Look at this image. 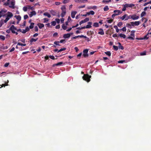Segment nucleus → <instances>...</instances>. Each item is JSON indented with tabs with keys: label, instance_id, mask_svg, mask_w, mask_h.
<instances>
[{
	"label": "nucleus",
	"instance_id": "f257e3e1",
	"mask_svg": "<svg viewBox=\"0 0 151 151\" xmlns=\"http://www.w3.org/2000/svg\"><path fill=\"white\" fill-rule=\"evenodd\" d=\"M91 76H89L88 74H84L82 78L83 80L86 81L88 82H89L90 81Z\"/></svg>",
	"mask_w": 151,
	"mask_h": 151
},
{
	"label": "nucleus",
	"instance_id": "f03ea898",
	"mask_svg": "<svg viewBox=\"0 0 151 151\" xmlns=\"http://www.w3.org/2000/svg\"><path fill=\"white\" fill-rule=\"evenodd\" d=\"M7 14L5 19L4 21V22L5 23H6L9 19L10 18L13 16L12 13L10 12H8Z\"/></svg>",
	"mask_w": 151,
	"mask_h": 151
},
{
	"label": "nucleus",
	"instance_id": "7ed1b4c3",
	"mask_svg": "<svg viewBox=\"0 0 151 151\" xmlns=\"http://www.w3.org/2000/svg\"><path fill=\"white\" fill-rule=\"evenodd\" d=\"M15 1L14 0H13L11 1L10 2V4H9L10 5L9 6V7L11 8L12 9H14L15 8Z\"/></svg>",
	"mask_w": 151,
	"mask_h": 151
},
{
	"label": "nucleus",
	"instance_id": "20e7f679",
	"mask_svg": "<svg viewBox=\"0 0 151 151\" xmlns=\"http://www.w3.org/2000/svg\"><path fill=\"white\" fill-rule=\"evenodd\" d=\"M88 50L87 49L84 50L83 51V55L84 58L88 57Z\"/></svg>",
	"mask_w": 151,
	"mask_h": 151
},
{
	"label": "nucleus",
	"instance_id": "39448f33",
	"mask_svg": "<svg viewBox=\"0 0 151 151\" xmlns=\"http://www.w3.org/2000/svg\"><path fill=\"white\" fill-rule=\"evenodd\" d=\"M10 29L12 33L14 34L15 30H17V29L14 25H12L10 27Z\"/></svg>",
	"mask_w": 151,
	"mask_h": 151
},
{
	"label": "nucleus",
	"instance_id": "423d86ee",
	"mask_svg": "<svg viewBox=\"0 0 151 151\" xmlns=\"http://www.w3.org/2000/svg\"><path fill=\"white\" fill-rule=\"evenodd\" d=\"M89 20V18L87 17L86 18L83 20H81L79 22V24L81 25L83 23H85L86 22H87Z\"/></svg>",
	"mask_w": 151,
	"mask_h": 151
},
{
	"label": "nucleus",
	"instance_id": "0eeeda50",
	"mask_svg": "<svg viewBox=\"0 0 151 151\" xmlns=\"http://www.w3.org/2000/svg\"><path fill=\"white\" fill-rule=\"evenodd\" d=\"M92 22H88V24L86 25V26H85V28L88 29L91 28L92 27L91 25L92 24Z\"/></svg>",
	"mask_w": 151,
	"mask_h": 151
},
{
	"label": "nucleus",
	"instance_id": "6e6552de",
	"mask_svg": "<svg viewBox=\"0 0 151 151\" xmlns=\"http://www.w3.org/2000/svg\"><path fill=\"white\" fill-rule=\"evenodd\" d=\"M7 12V10L5 9H3L0 11V14H1L2 15H4V16H6V14L5 13Z\"/></svg>",
	"mask_w": 151,
	"mask_h": 151
},
{
	"label": "nucleus",
	"instance_id": "1a4fd4ad",
	"mask_svg": "<svg viewBox=\"0 0 151 151\" xmlns=\"http://www.w3.org/2000/svg\"><path fill=\"white\" fill-rule=\"evenodd\" d=\"M132 16L131 17V19H132L133 20L137 19L139 18V17L137 16L136 14L132 15Z\"/></svg>",
	"mask_w": 151,
	"mask_h": 151
},
{
	"label": "nucleus",
	"instance_id": "9d476101",
	"mask_svg": "<svg viewBox=\"0 0 151 151\" xmlns=\"http://www.w3.org/2000/svg\"><path fill=\"white\" fill-rule=\"evenodd\" d=\"M114 13L115 14H118L117 15L121 14L122 12L119 10H116L114 11Z\"/></svg>",
	"mask_w": 151,
	"mask_h": 151
},
{
	"label": "nucleus",
	"instance_id": "9b49d317",
	"mask_svg": "<svg viewBox=\"0 0 151 151\" xmlns=\"http://www.w3.org/2000/svg\"><path fill=\"white\" fill-rule=\"evenodd\" d=\"M125 4L126 5V7L127 8L128 7H132L134 6H135V4Z\"/></svg>",
	"mask_w": 151,
	"mask_h": 151
},
{
	"label": "nucleus",
	"instance_id": "f8f14e48",
	"mask_svg": "<svg viewBox=\"0 0 151 151\" xmlns=\"http://www.w3.org/2000/svg\"><path fill=\"white\" fill-rule=\"evenodd\" d=\"M77 13L76 11H72L71 13V16L72 18H74L75 17V15Z\"/></svg>",
	"mask_w": 151,
	"mask_h": 151
},
{
	"label": "nucleus",
	"instance_id": "ddd939ff",
	"mask_svg": "<svg viewBox=\"0 0 151 151\" xmlns=\"http://www.w3.org/2000/svg\"><path fill=\"white\" fill-rule=\"evenodd\" d=\"M70 37V34L69 33L65 34L63 35V37L65 39L68 38Z\"/></svg>",
	"mask_w": 151,
	"mask_h": 151
},
{
	"label": "nucleus",
	"instance_id": "4468645a",
	"mask_svg": "<svg viewBox=\"0 0 151 151\" xmlns=\"http://www.w3.org/2000/svg\"><path fill=\"white\" fill-rule=\"evenodd\" d=\"M37 25L38 26L39 28L40 29H42V28L44 27V25L43 24L39 23L37 24Z\"/></svg>",
	"mask_w": 151,
	"mask_h": 151
},
{
	"label": "nucleus",
	"instance_id": "2eb2a0df",
	"mask_svg": "<svg viewBox=\"0 0 151 151\" xmlns=\"http://www.w3.org/2000/svg\"><path fill=\"white\" fill-rule=\"evenodd\" d=\"M36 13L35 11H32L31 12V14H29L30 17H32L33 15H36Z\"/></svg>",
	"mask_w": 151,
	"mask_h": 151
},
{
	"label": "nucleus",
	"instance_id": "dca6fc26",
	"mask_svg": "<svg viewBox=\"0 0 151 151\" xmlns=\"http://www.w3.org/2000/svg\"><path fill=\"white\" fill-rule=\"evenodd\" d=\"M84 37V35H78V36H76L75 37H72V39H76L78 37H81V38H82L83 37Z\"/></svg>",
	"mask_w": 151,
	"mask_h": 151
},
{
	"label": "nucleus",
	"instance_id": "f3484780",
	"mask_svg": "<svg viewBox=\"0 0 151 151\" xmlns=\"http://www.w3.org/2000/svg\"><path fill=\"white\" fill-rule=\"evenodd\" d=\"M100 30H101V31L98 32V34L101 35H104V32L103 31V29L100 28L99 29Z\"/></svg>",
	"mask_w": 151,
	"mask_h": 151
},
{
	"label": "nucleus",
	"instance_id": "a211bd4d",
	"mask_svg": "<svg viewBox=\"0 0 151 151\" xmlns=\"http://www.w3.org/2000/svg\"><path fill=\"white\" fill-rule=\"evenodd\" d=\"M14 17L19 21H20L21 20V17L20 15H15Z\"/></svg>",
	"mask_w": 151,
	"mask_h": 151
},
{
	"label": "nucleus",
	"instance_id": "6ab92c4d",
	"mask_svg": "<svg viewBox=\"0 0 151 151\" xmlns=\"http://www.w3.org/2000/svg\"><path fill=\"white\" fill-rule=\"evenodd\" d=\"M86 14H87L88 15H89L90 14L93 15L95 13L93 11H91L89 12H87Z\"/></svg>",
	"mask_w": 151,
	"mask_h": 151
},
{
	"label": "nucleus",
	"instance_id": "aec40b11",
	"mask_svg": "<svg viewBox=\"0 0 151 151\" xmlns=\"http://www.w3.org/2000/svg\"><path fill=\"white\" fill-rule=\"evenodd\" d=\"M127 16V14H125L122 17H119V19H122V20H124V19H125V18Z\"/></svg>",
	"mask_w": 151,
	"mask_h": 151
},
{
	"label": "nucleus",
	"instance_id": "412c9836",
	"mask_svg": "<svg viewBox=\"0 0 151 151\" xmlns=\"http://www.w3.org/2000/svg\"><path fill=\"white\" fill-rule=\"evenodd\" d=\"M61 9L62 12H66V8L65 6H63L61 7Z\"/></svg>",
	"mask_w": 151,
	"mask_h": 151
},
{
	"label": "nucleus",
	"instance_id": "4be33fe9",
	"mask_svg": "<svg viewBox=\"0 0 151 151\" xmlns=\"http://www.w3.org/2000/svg\"><path fill=\"white\" fill-rule=\"evenodd\" d=\"M63 63L62 62H58L55 64H53V66L54 67L55 66L60 65H61Z\"/></svg>",
	"mask_w": 151,
	"mask_h": 151
},
{
	"label": "nucleus",
	"instance_id": "5701e85b",
	"mask_svg": "<svg viewBox=\"0 0 151 151\" xmlns=\"http://www.w3.org/2000/svg\"><path fill=\"white\" fill-rule=\"evenodd\" d=\"M50 12L51 14H52L53 16H55L56 14V12L53 10H51L50 11Z\"/></svg>",
	"mask_w": 151,
	"mask_h": 151
},
{
	"label": "nucleus",
	"instance_id": "b1692460",
	"mask_svg": "<svg viewBox=\"0 0 151 151\" xmlns=\"http://www.w3.org/2000/svg\"><path fill=\"white\" fill-rule=\"evenodd\" d=\"M119 36H120L121 37H122L123 38H125L126 36L125 35L121 33L119 35Z\"/></svg>",
	"mask_w": 151,
	"mask_h": 151
},
{
	"label": "nucleus",
	"instance_id": "393cba45",
	"mask_svg": "<svg viewBox=\"0 0 151 151\" xmlns=\"http://www.w3.org/2000/svg\"><path fill=\"white\" fill-rule=\"evenodd\" d=\"M43 14L45 16H47L48 18H50L51 17L50 14L48 12L44 13Z\"/></svg>",
	"mask_w": 151,
	"mask_h": 151
},
{
	"label": "nucleus",
	"instance_id": "a878e982",
	"mask_svg": "<svg viewBox=\"0 0 151 151\" xmlns=\"http://www.w3.org/2000/svg\"><path fill=\"white\" fill-rule=\"evenodd\" d=\"M126 27L130 29H131L132 28L130 22L129 23H127L126 24Z\"/></svg>",
	"mask_w": 151,
	"mask_h": 151
},
{
	"label": "nucleus",
	"instance_id": "bb28decb",
	"mask_svg": "<svg viewBox=\"0 0 151 151\" xmlns=\"http://www.w3.org/2000/svg\"><path fill=\"white\" fill-rule=\"evenodd\" d=\"M134 25L135 26H136L139 25L140 23V22L139 21H135V22H134Z\"/></svg>",
	"mask_w": 151,
	"mask_h": 151
},
{
	"label": "nucleus",
	"instance_id": "cd10ccee",
	"mask_svg": "<svg viewBox=\"0 0 151 151\" xmlns=\"http://www.w3.org/2000/svg\"><path fill=\"white\" fill-rule=\"evenodd\" d=\"M34 23L32 22L31 23L30 25L29 26V28L30 29H32L34 27Z\"/></svg>",
	"mask_w": 151,
	"mask_h": 151
},
{
	"label": "nucleus",
	"instance_id": "c85d7f7f",
	"mask_svg": "<svg viewBox=\"0 0 151 151\" xmlns=\"http://www.w3.org/2000/svg\"><path fill=\"white\" fill-rule=\"evenodd\" d=\"M93 26L95 27H99V25L98 23L95 22L94 23Z\"/></svg>",
	"mask_w": 151,
	"mask_h": 151
},
{
	"label": "nucleus",
	"instance_id": "c756f323",
	"mask_svg": "<svg viewBox=\"0 0 151 151\" xmlns=\"http://www.w3.org/2000/svg\"><path fill=\"white\" fill-rule=\"evenodd\" d=\"M37 38L36 39L32 38L30 40V42L31 43H32L33 42H35L37 40Z\"/></svg>",
	"mask_w": 151,
	"mask_h": 151
},
{
	"label": "nucleus",
	"instance_id": "7c9ffc66",
	"mask_svg": "<svg viewBox=\"0 0 151 151\" xmlns=\"http://www.w3.org/2000/svg\"><path fill=\"white\" fill-rule=\"evenodd\" d=\"M9 82V81L8 80H7V83H5V84H2L1 85V87L0 88H1V87H5V86H7L8 85V83Z\"/></svg>",
	"mask_w": 151,
	"mask_h": 151
},
{
	"label": "nucleus",
	"instance_id": "2f4dec72",
	"mask_svg": "<svg viewBox=\"0 0 151 151\" xmlns=\"http://www.w3.org/2000/svg\"><path fill=\"white\" fill-rule=\"evenodd\" d=\"M10 0H7L6 2L4 4V5L5 6H8L9 4Z\"/></svg>",
	"mask_w": 151,
	"mask_h": 151
},
{
	"label": "nucleus",
	"instance_id": "473e14b6",
	"mask_svg": "<svg viewBox=\"0 0 151 151\" xmlns=\"http://www.w3.org/2000/svg\"><path fill=\"white\" fill-rule=\"evenodd\" d=\"M135 31H132L131 32V35L133 37H134V32Z\"/></svg>",
	"mask_w": 151,
	"mask_h": 151
},
{
	"label": "nucleus",
	"instance_id": "72a5a7b5",
	"mask_svg": "<svg viewBox=\"0 0 151 151\" xmlns=\"http://www.w3.org/2000/svg\"><path fill=\"white\" fill-rule=\"evenodd\" d=\"M111 0H103L102 2L103 3H108L109 2H110L111 1Z\"/></svg>",
	"mask_w": 151,
	"mask_h": 151
},
{
	"label": "nucleus",
	"instance_id": "f704fd0d",
	"mask_svg": "<svg viewBox=\"0 0 151 151\" xmlns=\"http://www.w3.org/2000/svg\"><path fill=\"white\" fill-rule=\"evenodd\" d=\"M105 53L109 56H110L111 55V53L110 51L105 52Z\"/></svg>",
	"mask_w": 151,
	"mask_h": 151
},
{
	"label": "nucleus",
	"instance_id": "c9c22d12",
	"mask_svg": "<svg viewBox=\"0 0 151 151\" xmlns=\"http://www.w3.org/2000/svg\"><path fill=\"white\" fill-rule=\"evenodd\" d=\"M62 27L64 30L66 29L67 28V26L65 25L64 24H63Z\"/></svg>",
	"mask_w": 151,
	"mask_h": 151
},
{
	"label": "nucleus",
	"instance_id": "e433bc0d",
	"mask_svg": "<svg viewBox=\"0 0 151 151\" xmlns=\"http://www.w3.org/2000/svg\"><path fill=\"white\" fill-rule=\"evenodd\" d=\"M109 9V8L108 6H105L104 8V11H107Z\"/></svg>",
	"mask_w": 151,
	"mask_h": 151
},
{
	"label": "nucleus",
	"instance_id": "4c0bfd02",
	"mask_svg": "<svg viewBox=\"0 0 151 151\" xmlns=\"http://www.w3.org/2000/svg\"><path fill=\"white\" fill-rule=\"evenodd\" d=\"M17 45H21V46H25L26 45V44H23L21 43L20 42H18L17 43Z\"/></svg>",
	"mask_w": 151,
	"mask_h": 151
},
{
	"label": "nucleus",
	"instance_id": "58836bf2",
	"mask_svg": "<svg viewBox=\"0 0 151 151\" xmlns=\"http://www.w3.org/2000/svg\"><path fill=\"white\" fill-rule=\"evenodd\" d=\"M146 14V13L145 12H142L141 14V17L145 16V15Z\"/></svg>",
	"mask_w": 151,
	"mask_h": 151
},
{
	"label": "nucleus",
	"instance_id": "ea45409f",
	"mask_svg": "<svg viewBox=\"0 0 151 151\" xmlns=\"http://www.w3.org/2000/svg\"><path fill=\"white\" fill-rule=\"evenodd\" d=\"M51 25L55 26L56 24V22L55 21H53L51 22Z\"/></svg>",
	"mask_w": 151,
	"mask_h": 151
},
{
	"label": "nucleus",
	"instance_id": "a19ab883",
	"mask_svg": "<svg viewBox=\"0 0 151 151\" xmlns=\"http://www.w3.org/2000/svg\"><path fill=\"white\" fill-rule=\"evenodd\" d=\"M4 24V21L3 19H1L0 21V27H1L2 25Z\"/></svg>",
	"mask_w": 151,
	"mask_h": 151
},
{
	"label": "nucleus",
	"instance_id": "79ce46f5",
	"mask_svg": "<svg viewBox=\"0 0 151 151\" xmlns=\"http://www.w3.org/2000/svg\"><path fill=\"white\" fill-rule=\"evenodd\" d=\"M0 39L4 40L5 39V37L3 35H0Z\"/></svg>",
	"mask_w": 151,
	"mask_h": 151
},
{
	"label": "nucleus",
	"instance_id": "37998d69",
	"mask_svg": "<svg viewBox=\"0 0 151 151\" xmlns=\"http://www.w3.org/2000/svg\"><path fill=\"white\" fill-rule=\"evenodd\" d=\"M70 2V0H64L63 1V4H66L69 3Z\"/></svg>",
	"mask_w": 151,
	"mask_h": 151
},
{
	"label": "nucleus",
	"instance_id": "c03bdc74",
	"mask_svg": "<svg viewBox=\"0 0 151 151\" xmlns=\"http://www.w3.org/2000/svg\"><path fill=\"white\" fill-rule=\"evenodd\" d=\"M85 29V26L82 27H78L76 28L77 29L81 30Z\"/></svg>",
	"mask_w": 151,
	"mask_h": 151
},
{
	"label": "nucleus",
	"instance_id": "a18cd8bd",
	"mask_svg": "<svg viewBox=\"0 0 151 151\" xmlns=\"http://www.w3.org/2000/svg\"><path fill=\"white\" fill-rule=\"evenodd\" d=\"M113 47L115 50L117 51L118 50V47L117 46L113 45Z\"/></svg>",
	"mask_w": 151,
	"mask_h": 151
},
{
	"label": "nucleus",
	"instance_id": "49530a36",
	"mask_svg": "<svg viewBox=\"0 0 151 151\" xmlns=\"http://www.w3.org/2000/svg\"><path fill=\"white\" fill-rule=\"evenodd\" d=\"M59 41H55L54 42V44L56 45H58L60 46V45L59 44Z\"/></svg>",
	"mask_w": 151,
	"mask_h": 151
},
{
	"label": "nucleus",
	"instance_id": "de8ad7c7",
	"mask_svg": "<svg viewBox=\"0 0 151 151\" xmlns=\"http://www.w3.org/2000/svg\"><path fill=\"white\" fill-rule=\"evenodd\" d=\"M66 12H62L61 14V16L62 17H64L65 14H66Z\"/></svg>",
	"mask_w": 151,
	"mask_h": 151
},
{
	"label": "nucleus",
	"instance_id": "09e8293b",
	"mask_svg": "<svg viewBox=\"0 0 151 151\" xmlns=\"http://www.w3.org/2000/svg\"><path fill=\"white\" fill-rule=\"evenodd\" d=\"M120 30H122L124 32H126V29L125 27H124L122 29H120Z\"/></svg>",
	"mask_w": 151,
	"mask_h": 151
},
{
	"label": "nucleus",
	"instance_id": "8fccbe9b",
	"mask_svg": "<svg viewBox=\"0 0 151 151\" xmlns=\"http://www.w3.org/2000/svg\"><path fill=\"white\" fill-rule=\"evenodd\" d=\"M123 6L124 7L122 10V11H125L126 10V8H127L126 7V5H125V4H124L123 5Z\"/></svg>",
	"mask_w": 151,
	"mask_h": 151
},
{
	"label": "nucleus",
	"instance_id": "3c124183",
	"mask_svg": "<svg viewBox=\"0 0 151 151\" xmlns=\"http://www.w3.org/2000/svg\"><path fill=\"white\" fill-rule=\"evenodd\" d=\"M113 20L112 19H110V20H108L107 21V22L108 23H111L112 22H113Z\"/></svg>",
	"mask_w": 151,
	"mask_h": 151
},
{
	"label": "nucleus",
	"instance_id": "603ef678",
	"mask_svg": "<svg viewBox=\"0 0 151 151\" xmlns=\"http://www.w3.org/2000/svg\"><path fill=\"white\" fill-rule=\"evenodd\" d=\"M122 25V23L121 22H119L118 24H117V26L120 27Z\"/></svg>",
	"mask_w": 151,
	"mask_h": 151
},
{
	"label": "nucleus",
	"instance_id": "864d4df0",
	"mask_svg": "<svg viewBox=\"0 0 151 151\" xmlns=\"http://www.w3.org/2000/svg\"><path fill=\"white\" fill-rule=\"evenodd\" d=\"M27 8L26 6H24L23 8V9L24 12H26L27 11Z\"/></svg>",
	"mask_w": 151,
	"mask_h": 151
},
{
	"label": "nucleus",
	"instance_id": "5fc2aeb1",
	"mask_svg": "<svg viewBox=\"0 0 151 151\" xmlns=\"http://www.w3.org/2000/svg\"><path fill=\"white\" fill-rule=\"evenodd\" d=\"M127 38L129 39L134 40V37H133L129 36L127 37Z\"/></svg>",
	"mask_w": 151,
	"mask_h": 151
},
{
	"label": "nucleus",
	"instance_id": "6e6d98bb",
	"mask_svg": "<svg viewBox=\"0 0 151 151\" xmlns=\"http://www.w3.org/2000/svg\"><path fill=\"white\" fill-rule=\"evenodd\" d=\"M132 15H129V16H128V18H126L124 20H128V19H131V17L132 16Z\"/></svg>",
	"mask_w": 151,
	"mask_h": 151
},
{
	"label": "nucleus",
	"instance_id": "4d7b16f0",
	"mask_svg": "<svg viewBox=\"0 0 151 151\" xmlns=\"http://www.w3.org/2000/svg\"><path fill=\"white\" fill-rule=\"evenodd\" d=\"M28 15L27 14L25 15L24 16V19H27L28 18Z\"/></svg>",
	"mask_w": 151,
	"mask_h": 151
},
{
	"label": "nucleus",
	"instance_id": "13d9d810",
	"mask_svg": "<svg viewBox=\"0 0 151 151\" xmlns=\"http://www.w3.org/2000/svg\"><path fill=\"white\" fill-rule=\"evenodd\" d=\"M44 23L47 22L48 21V19L46 18H44Z\"/></svg>",
	"mask_w": 151,
	"mask_h": 151
},
{
	"label": "nucleus",
	"instance_id": "bf43d9fd",
	"mask_svg": "<svg viewBox=\"0 0 151 151\" xmlns=\"http://www.w3.org/2000/svg\"><path fill=\"white\" fill-rule=\"evenodd\" d=\"M34 29L35 32H37L38 31V28L37 26H36L34 28Z\"/></svg>",
	"mask_w": 151,
	"mask_h": 151
},
{
	"label": "nucleus",
	"instance_id": "052dcab7",
	"mask_svg": "<svg viewBox=\"0 0 151 151\" xmlns=\"http://www.w3.org/2000/svg\"><path fill=\"white\" fill-rule=\"evenodd\" d=\"M146 55V52H141L140 53V55Z\"/></svg>",
	"mask_w": 151,
	"mask_h": 151
},
{
	"label": "nucleus",
	"instance_id": "680f3d73",
	"mask_svg": "<svg viewBox=\"0 0 151 151\" xmlns=\"http://www.w3.org/2000/svg\"><path fill=\"white\" fill-rule=\"evenodd\" d=\"M49 58L52 60H55V58L53 56L50 55L49 56Z\"/></svg>",
	"mask_w": 151,
	"mask_h": 151
},
{
	"label": "nucleus",
	"instance_id": "e2e57ef3",
	"mask_svg": "<svg viewBox=\"0 0 151 151\" xmlns=\"http://www.w3.org/2000/svg\"><path fill=\"white\" fill-rule=\"evenodd\" d=\"M83 37L86 38L87 41H89L90 40L89 38L86 36H84V37Z\"/></svg>",
	"mask_w": 151,
	"mask_h": 151
},
{
	"label": "nucleus",
	"instance_id": "0e129e2a",
	"mask_svg": "<svg viewBox=\"0 0 151 151\" xmlns=\"http://www.w3.org/2000/svg\"><path fill=\"white\" fill-rule=\"evenodd\" d=\"M9 63H6L4 65V67H6L8 66L9 65Z\"/></svg>",
	"mask_w": 151,
	"mask_h": 151
},
{
	"label": "nucleus",
	"instance_id": "69168bd1",
	"mask_svg": "<svg viewBox=\"0 0 151 151\" xmlns=\"http://www.w3.org/2000/svg\"><path fill=\"white\" fill-rule=\"evenodd\" d=\"M118 47L119 49L123 50L124 49L122 45L119 46Z\"/></svg>",
	"mask_w": 151,
	"mask_h": 151
},
{
	"label": "nucleus",
	"instance_id": "338daca9",
	"mask_svg": "<svg viewBox=\"0 0 151 151\" xmlns=\"http://www.w3.org/2000/svg\"><path fill=\"white\" fill-rule=\"evenodd\" d=\"M148 38H149V37H147V35H146L145 36V37L143 38H142V39H143V40H144V39L147 40V39H148Z\"/></svg>",
	"mask_w": 151,
	"mask_h": 151
},
{
	"label": "nucleus",
	"instance_id": "774afa93",
	"mask_svg": "<svg viewBox=\"0 0 151 151\" xmlns=\"http://www.w3.org/2000/svg\"><path fill=\"white\" fill-rule=\"evenodd\" d=\"M56 22L57 23H59L60 22V20L58 19H55Z\"/></svg>",
	"mask_w": 151,
	"mask_h": 151
}]
</instances>
